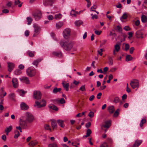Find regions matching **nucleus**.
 Masks as SVG:
<instances>
[{"label": "nucleus", "mask_w": 147, "mask_h": 147, "mask_svg": "<svg viewBox=\"0 0 147 147\" xmlns=\"http://www.w3.org/2000/svg\"><path fill=\"white\" fill-rule=\"evenodd\" d=\"M79 90L82 91H85L86 90V89L85 85H84L81 86Z\"/></svg>", "instance_id": "obj_44"}, {"label": "nucleus", "mask_w": 147, "mask_h": 147, "mask_svg": "<svg viewBox=\"0 0 147 147\" xmlns=\"http://www.w3.org/2000/svg\"><path fill=\"white\" fill-rule=\"evenodd\" d=\"M130 85L134 89L139 87V82L137 80H135L132 81L130 83Z\"/></svg>", "instance_id": "obj_9"}, {"label": "nucleus", "mask_w": 147, "mask_h": 147, "mask_svg": "<svg viewBox=\"0 0 147 147\" xmlns=\"http://www.w3.org/2000/svg\"><path fill=\"white\" fill-rule=\"evenodd\" d=\"M129 45L127 44H125V51H127L129 49Z\"/></svg>", "instance_id": "obj_64"}, {"label": "nucleus", "mask_w": 147, "mask_h": 147, "mask_svg": "<svg viewBox=\"0 0 147 147\" xmlns=\"http://www.w3.org/2000/svg\"><path fill=\"white\" fill-rule=\"evenodd\" d=\"M52 54L53 55L59 57H61L62 56V54L60 52H53Z\"/></svg>", "instance_id": "obj_28"}, {"label": "nucleus", "mask_w": 147, "mask_h": 147, "mask_svg": "<svg viewBox=\"0 0 147 147\" xmlns=\"http://www.w3.org/2000/svg\"><path fill=\"white\" fill-rule=\"evenodd\" d=\"M47 18L48 20H52L54 19V17L52 15H49L47 16Z\"/></svg>", "instance_id": "obj_51"}, {"label": "nucleus", "mask_w": 147, "mask_h": 147, "mask_svg": "<svg viewBox=\"0 0 147 147\" xmlns=\"http://www.w3.org/2000/svg\"><path fill=\"white\" fill-rule=\"evenodd\" d=\"M54 0H43V4L45 6L50 5L51 6Z\"/></svg>", "instance_id": "obj_15"}, {"label": "nucleus", "mask_w": 147, "mask_h": 147, "mask_svg": "<svg viewBox=\"0 0 147 147\" xmlns=\"http://www.w3.org/2000/svg\"><path fill=\"white\" fill-rule=\"evenodd\" d=\"M38 143V141L35 140L31 141L29 144L28 145L31 146H34Z\"/></svg>", "instance_id": "obj_24"}, {"label": "nucleus", "mask_w": 147, "mask_h": 147, "mask_svg": "<svg viewBox=\"0 0 147 147\" xmlns=\"http://www.w3.org/2000/svg\"><path fill=\"white\" fill-rule=\"evenodd\" d=\"M127 13L125 12L123 13V16L120 17V20L122 22H123V20L127 19Z\"/></svg>", "instance_id": "obj_27"}, {"label": "nucleus", "mask_w": 147, "mask_h": 147, "mask_svg": "<svg viewBox=\"0 0 147 147\" xmlns=\"http://www.w3.org/2000/svg\"><path fill=\"white\" fill-rule=\"evenodd\" d=\"M71 30L69 28H67L63 31V37L65 39H68L71 35Z\"/></svg>", "instance_id": "obj_5"}, {"label": "nucleus", "mask_w": 147, "mask_h": 147, "mask_svg": "<svg viewBox=\"0 0 147 147\" xmlns=\"http://www.w3.org/2000/svg\"><path fill=\"white\" fill-rule=\"evenodd\" d=\"M51 126L53 129L56 128L57 127V124L55 121L53 120L51 122Z\"/></svg>", "instance_id": "obj_30"}, {"label": "nucleus", "mask_w": 147, "mask_h": 147, "mask_svg": "<svg viewBox=\"0 0 147 147\" xmlns=\"http://www.w3.org/2000/svg\"><path fill=\"white\" fill-rule=\"evenodd\" d=\"M46 102L45 100H42V101L39 102L38 101H36L34 105V107L36 108H40L45 106Z\"/></svg>", "instance_id": "obj_4"}, {"label": "nucleus", "mask_w": 147, "mask_h": 147, "mask_svg": "<svg viewBox=\"0 0 147 147\" xmlns=\"http://www.w3.org/2000/svg\"><path fill=\"white\" fill-rule=\"evenodd\" d=\"M33 26L34 30L33 36H35L40 32V28L38 24H33Z\"/></svg>", "instance_id": "obj_7"}, {"label": "nucleus", "mask_w": 147, "mask_h": 147, "mask_svg": "<svg viewBox=\"0 0 147 147\" xmlns=\"http://www.w3.org/2000/svg\"><path fill=\"white\" fill-rule=\"evenodd\" d=\"M62 84L63 88L66 90L67 91H68L69 90V83H67L65 81H63L62 82Z\"/></svg>", "instance_id": "obj_17"}, {"label": "nucleus", "mask_w": 147, "mask_h": 147, "mask_svg": "<svg viewBox=\"0 0 147 147\" xmlns=\"http://www.w3.org/2000/svg\"><path fill=\"white\" fill-rule=\"evenodd\" d=\"M22 73V71L21 70L16 69L14 71V73L15 74L19 75L20 74Z\"/></svg>", "instance_id": "obj_36"}, {"label": "nucleus", "mask_w": 147, "mask_h": 147, "mask_svg": "<svg viewBox=\"0 0 147 147\" xmlns=\"http://www.w3.org/2000/svg\"><path fill=\"white\" fill-rule=\"evenodd\" d=\"M60 44L63 49L67 51H69L72 49L73 51L77 50L76 48L73 47L74 44L72 42H68L64 40H61L60 42Z\"/></svg>", "instance_id": "obj_1"}, {"label": "nucleus", "mask_w": 147, "mask_h": 147, "mask_svg": "<svg viewBox=\"0 0 147 147\" xmlns=\"http://www.w3.org/2000/svg\"><path fill=\"white\" fill-rule=\"evenodd\" d=\"M146 120L145 119H142L141 120L140 123V127H142L143 126V124L144 123H146Z\"/></svg>", "instance_id": "obj_45"}, {"label": "nucleus", "mask_w": 147, "mask_h": 147, "mask_svg": "<svg viewBox=\"0 0 147 147\" xmlns=\"http://www.w3.org/2000/svg\"><path fill=\"white\" fill-rule=\"evenodd\" d=\"M57 122L59 125L61 127L63 128L64 127L65 124L64 123V121L62 120L59 119L57 120Z\"/></svg>", "instance_id": "obj_22"}, {"label": "nucleus", "mask_w": 147, "mask_h": 147, "mask_svg": "<svg viewBox=\"0 0 147 147\" xmlns=\"http://www.w3.org/2000/svg\"><path fill=\"white\" fill-rule=\"evenodd\" d=\"M123 29L126 31H128L131 30V28L128 26H126L124 27Z\"/></svg>", "instance_id": "obj_58"}, {"label": "nucleus", "mask_w": 147, "mask_h": 147, "mask_svg": "<svg viewBox=\"0 0 147 147\" xmlns=\"http://www.w3.org/2000/svg\"><path fill=\"white\" fill-rule=\"evenodd\" d=\"M9 97L11 99L13 100L15 97V94L14 93L10 94L9 95Z\"/></svg>", "instance_id": "obj_49"}, {"label": "nucleus", "mask_w": 147, "mask_h": 147, "mask_svg": "<svg viewBox=\"0 0 147 147\" xmlns=\"http://www.w3.org/2000/svg\"><path fill=\"white\" fill-rule=\"evenodd\" d=\"M103 51L102 49H100L99 50L97 51L98 54L100 55V56H102V52Z\"/></svg>", "instance_id": "obj_54"}, {"label": "nucleus", "mask_w": 147, "mask_h": 147, "mask_svg": "<svg viewBox=\"0 0 147 147\" xmlns=\"http://www.w3.org/2000/svg\"><path fill=\"white\" fill-rule=\"evenodd\" d=\"M8 70L9 72H11L14 67L15 65L14 64L12 63L8 62Z\"/></svg>", "instance_id": "obj_16"}, {"label": "nucleus", "mask_w": 147, "mask_h": 147, "mask_svg": "<svg viewBox=\"0 0 147 147\" xmlns=\"http://www.w3.org/2000/svg\"><path fill=\"white\" fill-rule=\"evenodd\" d=\"M108 110L110 113H113L114 112L115 109L113 106L111 105L109 107Z\"/></svg>", "instance_id": "obj_23"}, {"label": "nucleus", "mask_w": 147, "mask_h": 147, "mask_svg": "<svg viewBox=\"0 0 147 147\" xmlns=\"http://www.w3.org/2000/svg\"><path fill=\"white\" fill-rule=\"evenodd\" d=\"M26 72L28 76L32 77L35 75L36 73V69L33 67H30L27 69Z\"/></svg>", "instance_id": "obj_2"}, {"label": "nucleus", "mask_w": 147, "mask_h": 147, "mask_svg": "<svg viewBox=\"0 0 147 147\" xmlns=\"http://www.w3.org/2000/svg\"><path fill=\"white\" fill-rule=\"evenodd\" d=\"M87 3V7H89L91 5V2L90 1V0H85Z\"/></svg>", "instance_id": "obj_56"}, {"label": "nucleus", "mask_w": 147, "mask_h": 147, "mask_svg": "<svg viewBox=\"0 0 147 147\" xmlns=\"http://www.w3.org/2000/svg\"><path fill=\"white\" fill-rule=\"evenodd\" d=\"M18 94L21 96L23 97L25 94L26 93V91H24L23 90L18 89L16 91Z\"/></svg>", "instance_id": "obj_18"}, {"label": "nucleus", "mask_w": 147, "mask_h": 147, "mask_svg": "<svg viewBox=\"0 0 147 147\" xmlns=\"http://www.w3.org/2000/svg\"><path fill=\"white\" fill-rule=\"evenodd\" d=\"M120 47L119 45L117 44L115 45L114 50L116 51V52H118L120 49Z\"/></svg>", "instance_id": "obj_32"}, {"label": "nucleus", "mask_w": 147, "mask_h": 147, "mask_svg": "<svg viewBox=\"0 0 147 147\" xmlns=\"http://www.w3.org/2000/svg\"><path fill=\"white\" fill-rule=\"evenodd\" d=\"M26 117V121L29 123L32 122L34 118L32 115L30 113L27 112L25 113Z\"/></svg>", "instance_id": "obj_8"}, {"label": "nucleus", "mask_w": 147, "mask_h": 147, "mask_svg": "<svg viewBox=\"0 0 147 147\" xmlns=\"http://www.w3.org/2000/svg\"><path fill=\"white\" fill-rule=\"evenodd\" d=\"M61 90V88H55L53 90V92L54 93H55L57 92H60Z\"/></svg>", "instance_id": "obj_39"}, {"label": "nucleus", "mask_w": 147, "mask_h": 147, "mask_svg": "<svg viewBox=\"0 0 147 147\" xmlns=\"http://www.w3.org/2000/svg\"><path fill=\"white\" fill-rule=\"evenodd\" d=\"M88 116L90 118H92L94 116V113L92 111H90L88 114Z\"/></svg>", "instance_id": "obj_48"}, {"label": "nucleus", "mask_w": 147, "mask_h": 147, "mask_svg": "<svg viewBox=\"0 0 147 147\" xmlns=\"http://www.w3.org/2000/svg\"><path fill=\"white\" fill-rule=\"evenodd\" d=\"M91 133L92 131L90 129H88L87 130L86 135L84 136H83V137H87L89 136L90 134H91Z\"/></svg>", "instance_id": "obj_34"}, {"label": "nucleus", "mask_w": 147, "mask_h": 147, "mask_svg": "<svg viewBox=\"0 0 147 147\" xmlns=\"http://www.w3.org/2000/svg\"><path fill=\"white\" fill-rule=\"evenodd\" d=\"M41 94L39 91H35L34 92L33 97L36 99H39L41 98Z\"/></svg>", "instance_id": "obj_12"}, {"label": "nucleus", "mask_w": 147, "mask_h": 147, "mask_svg": "<svg viewBox=\"0 0 147 147\" xmlns=\"http://www.w3.org/2000/svg\"><path fill=\"white\" fill-rule=\"evenodd\" d=\"M141 20L143 22H146L147 21V17L145 15H143L141 17Z\"/></svg>", "instance_id": "obj_33"}, {"label": "nucleus", "mask_w": 147, "mask_h": 147, "mask_svg": "<svg viewBox=\"0 0 147 147\" xmlns=\"http://www.w3.org/2000/svg\"><path fill=\"white\" fill-rule=\"evenodd\" d=\"M32 15L34 18L35 20L38 21L40 20L42 17V15L41 11L38 10L33 12Z\"/></svg>", "instance_id": "obj_3"}, {"label": "nucleus", "mask_w": 147, "mask_h": 147, "mask_svg": "<svg viewBox=\"0 0 147 147\" xmlns=\"http://www.w3.org/2000/svg\"><path fill=\"white\" fill-rule=\"evenodd\" d=\"M13 126L12 125H10L6 127L5 131L7 135H8L9 132H10L12 129Z\"/></svg>", "instance_id": "obj_19"}, {"label": "nucleus", "mask_w": 147, "mask_h": 147, "mask_svg": "<svg viewBox=\"0 0 147 147\" xmlns=\"http://www.w3.org/2000/svg\"><path fill=\"white\" fill-rule=\"evenodd\" d=\"M82 23V21L78 20L75 21L74 23L76 26H78L81 24Z\"/></svg>", "instance_id": "obj_42"}, {"label": "nucleus", "mask_w": 147, "mask_h": 147, "mask_svg": "<svg viewBox=\"0 0 147 147\" xmlns=\"http://www.w3.org/2000/svg\"><path fill=\"white\" fill-rule=\"evenodd\" d=\"M30 32L29 30H26L24 33V35L26 36H28Z\"/></svg>", "instance_id": "obj_62"}, {"label": "nucleus", "mask_w": 147, "mask_h": 147, "mask_svg": "<svg viewBox=\"0 0 147 147\" xmlns=\"http://www.w3.org/2000/svg\"><path fill=\"white\" fill-rule=\"evenodd\" d=\"M27 19L28 21L27 24L28 25H30L32 21V18L31 17H27Z\"/></svg>", "instance_id": "obj_37"}, {"label": "nucleus", "mask_w": 147, "mask_h": 147, "mask_svg": "<svg viewBox=\"0 0 147 147\" xmlns=\"http://www.w3.org/2000/svg\"><path fill=\"white\" fill-rule=\"evenodd\" d=\"M136 37L138 38L142 39L144 38V33L141 30H138L135 33Z\"/></svg>", "instance_id": "obj_11"}, {"label": "nucleus", "mask_w": 147, "mask_h": 147, "mask_svg": "<svg viewBox=\"0 0 147 147\" xmlns=\"http://www.w3.org/2000/svg\"><path fill=\"white\" fill-rule=\"evenodd\" d=\"M119 99L118 97H115L114 99L113 102L115 103H117L119 102Z\"/></svg>", "instance_id": "obj_50"}, {"label": "nucleus", "mask_w": 147, "mask_h": 147, "mask_svg": "<svg viewBox=\"0 0 147 147\" xmlns=\"http://www.w3.org/2000/svg\"><path fill=\"white\" fill-rule=\"evenodd\" d=\"M62 15L60 13L56 14L55 15L54 18L56 20H59L62 18Z\"/></svg>", "instance_id": "obj_26"}, {"label": "nucleus", "mask_w": 147, "mask_h": 147, "mask_svg": "<svg viewBox=\"0 0 147 147\" xmlns=\"http://www.w3.org/2000/svg\"><path fill=\"white\" fill-rule=\"evenodd\" d=\"M44 127L45 129L47 130H50L51 131V129L49 125L47 124H45L44 125Z\"/></svg>", "instance_id": "obj_43"}, {"label": "nucleus", "mask_w": 147, "mask_h": 147, "mask_svg": "<svg viewBox=\"0 0 147 147\" xmlns=\"http://www.w3.org/2000/svg\"><path fill=\"white\" fill-rule=\"evenodd\" d=\"M105 123V124L104 125V127L105 128H108L111 125V121H106Z\"/></svg>", "instance_id": "obj_29"}, {"label": "nucleus", "mask_w": 147, "mask_h": 147, "mask_svg": "<svg viewBox=\"0 0 147 147\" xmlns=\"http://www.w3.org/2000/svg\"><path fill=\"white\" fill-rule=\"evenodd\" d=\"M135 25L136 26H138L140 24V21L139 20H137L135 22Z\"/></svg>", "instance_id": "obj_63"}, {"label": "nucleus", "mask_w": 147, "mask_h": 147, "mask_svg": "<svg viewBox=\"0 0 147 147\" xmlns=\"http://www.w3.org/2000/svg\"><path fill=\"white\" fill-rule=\"evenodd\" d=\"M20 109L23 111H26L29 109V106L24 102L20 103Z\"/></svg>", "instance_id": "obj_10"}, {"label": "nucleus", "mask_w": 147, "mask_h": 147, "mask_svg": "<svg viewBox=\"0 0 147 147\" xmlns=\"http://www.w3.org/2000/svg\"><path fill=\"white\" fill-rule=\"evenodd\" d=\"M142 140H136L133 145L134 147H138L142 142Z\"/></svg>", "instance_id": "obj_21"}, {"label": "nucleus", "mask_w": 147, "mask_h": 147, "mask_svg": "<svg viewBox=\"0 0 147 147\" xmlns=\"http://www.w3.org/2000/svg\"><path fill=\"white\" fill-rule=\"evenodd\" d=\"M20 80L23 82H24L27 84H29L30 83L29 78L25 76H23L19 78Z\"/></svg>", "instance_id": "obj_13"}, {"label": "nucleus", "mask_w": 147, "mask_h": 147, "mask_svg": "<svg viewBox=\"0 0 147 147\" xmlns=\"http://www.w3.org/2000/svg\"><path fill=\"white\" fill-rule=\"evenodd\" d=\"M48 147H58V146L56 142H53L49 144Z\"/></svg>", "instance_id": "obj_31"}, {"label": "nucleus", "mask_w": 147, "mask_h": 147, "mask_svg": "<svg viewBox=\"0 0 147 147\" xmlns=\"http://www.w3.org/2000/svg\"><path fill=\"white\" fill-rule=\"evenodd\" d=\"M108 63L109 65H112L113 64V59L111 58H110L109 61L108 62Z\"/></svg>", "instance_id": "obj_53"}, {"label": "nucleus", "mask_w": 147, "mask_h": 147, "mask_svg": "<svg viewBox=\"0 0 147 147\" xmlns=\"http://www.w3.org/2000/svg\"><path fill=\"white\" fill-rule=\"evenodd\" d=\"M59 102L61 104H63L65 103V101L63 98H61L59 100Z\"/></svg>", "instance_id": "obj_57"}, {"label": "nucleus", "mask_w": 147, "mask_h": 147, "mask_svg": "<svg viewBox=\"0 0 147 147\" xmlns=\"http://www.w3.org/2000/svg\"><path fill=\"white\" fill-rule=\"evenodd\" d=\"M23 116H21L19 120V123L20 125L23 129H26L28 127L27 121L23 120Z\"/></svg>", "instance_id": "obj_6"}, {"label": "nucleus", "mask_w": 147, "mask_h": 147, "mask_svg": "<svg viewBox=\"0 0 147 147\" xmlns=\"http://www.w3.org/2000/svg\"><path fill=\"white\" fill-rule=\"evenodd\" d=\"M95 34L98 35H100L102 32L101 30H95L94 31Z\"/></svg>", "instance_id": "obj_55"}, {"label": "nucleus", "mask_w": 147, "mask_h": 147, "mask_svg": "<svg viewBox=\"0 0 147 147\" xmlns=\"http://www.w3.org/2000/svg\"><path fill=\"white\" fill-rule=\"evenodd\" d=\"M34 52H32L30 51H28L27 52L28 54L31 57H33L34 56Z\"/></svg>", "instance_id": "obj_47"}, {"label": "nucleus", "mask_w": 147, "mask_h": 147, "mask_svg": "<svg viewBox=\"0 0 147 147\" xmlns=\"http://www.w3.org/2000/svg\"><path fill=\"white\" fill-rule=\"evenodd\" d=\"M91 15L92 16V19H96L98 18V16L96 15H93L92 13L91 14Z\"/></svg>", "instance_id": "obj_52"}, {"label": "nucleus", "mask_w": 147, "mask_h": 147, "mask_svg": "<svg viewBox=\"0 0 147 147\" xmlns=\"http://www.w3.org/2000/svg\"><path fill=\"white\" fill-rule=\"evenodd\" d=\"M49 108L55 111H57L58 110V108L56 106L53 104H49Z\"/></svg>", "instance_id": "obj_25"}, {"label": "nucleus", "mask_w": 147, "mask_h": 147, "mask_svg": "<svg viewBox=\"0 0 147 147\" xmlns=\"http://www.w3.org/2000/svg\"><path fill=\"white\" fill-rule=\"evenodd\" d=\"M119 114V109H118L115 112L113 115V117H117Z\"/></svg>", "instance_id": "obj_41"}, {"label": "nucleus", "mask_w": 147, "mask_h": 147, "mask_svg": "<svg viewBox=\"0 0 147 147\" xmlns=\"http://www.w3.org/2000/svg\"><path fill=\"white\" fill-rule=\"evenodd\" d=\"M12 82L13 86L14 88H16L18 86V82L17 79L15 78H13L12 79Z\"/></svg>", "instance_id": "obj_14"}, {"label": "nucleus", "mask_w": 147, "mask_h": 147, "mask_svg": "<svg viewBox=\"0 0 147 147\" xmlns=\"http://www.w3.org/2000/svg\"><path fill=\"white\" fill-rule=\"evenodd\" d=\"M41 60V59H38L34 60L32 62L33 65H35L36 66H37L38 63L40 62Z\"/></svg>", "instance_id": "obj_35"}, {"label": "nucleus", "mask_w": 147, "mask_h": 147, "mask_svg": "<svg viewBox=\"0 0 147 147\" xmlns=\"http://www.w3.org/2000/svg\"><path fill=\"white\" fill-rule=\"evenodd\" d=\"M116 30L119 32H121L122 30V29L120 26H118L116 27Z\"/></svg>", "instance_id": "obj_60"}, {"label": "nucleus", "mask_w": 147, "mask_h": 147, "mask_svg": "<svg viewBox=\"0 0 147 147\" xmlns=\"http://www.w3.org/2000/svg\"><path fill=\"white\" fill-rule=\"evenodd\" d=\"M24 67V66L22 64H20L18 66V68L21 70L23 69Z\"/></svg>", "instance_id": "obj_61"}, {"label": "nucleus", "mask_w": 147, "mask_h": 147, "mask_svg": "<svg viewBox=\"0 0 147 147\" xmlns=\"http://www.w3.org/2000/svg\"><path fill=\"white\" fill-rule=\"evenodd\" d=\"M96 8L97 7L94 5L91 8L90 11H94L95 10L94 9H96Z\"/></svg>", "instance_id": "obj_59"}, {"label": "nucleus", "mask_w": 147, "mask_h": 147, "mask_svg": "<svg viewBox=\"0 0 147 147\" xmlns=\"http://www.w3.org/2000/svg\"><path fill=\"white\" fill-rule=\"evenodd\" d=\"M63 25V22L62 21H59L56 23V28L59 29L62 27Z\"/></svg>", "instance_id": "obj_20"}, {"label": "nucleus", "mask_w": 147, "mask_h": 147, "mask_svg": "<svg viewBox=\"0 0 147 147\" xmlns=\"http://www.w3.org/2000/svg\"><path fill=\"white\" fill-rule=\"evenodd\" d=\"M132 59V57L130 55H128L126 56L125 59L127 61H128L131 60Z\"/></svg>", "instance_id": "obj_38"}, {"label": "nucleus", "mask_w": 147, "mask_h": 147, "mask_svg": "<svg viewBox=\"0 0 147 147\" xmlns=\"http://www.w3.org/2000/svg\"><path fill=\"white\" fill-rule=\"evenodd\" d=\"M70 15L73 17H75L76 16V11L72 10L70 12Z\"/></svg>", "instance_id": "obj_46"}, {"label": "nucleus", "mask_w": 147, "mask_h": 147, "mask_svg": "<svg viewBox=\"0 0 147 147\" xmlns=\"http://www.w3.org/2000/svg\"><path fill=\"white\" fill-rule=\"evenodd\" d=\"M20 135V133L18 131H16L15 132V135L14 138H17Z\"/></svg>", "instance_id": "obj_40"}]
</instances>
